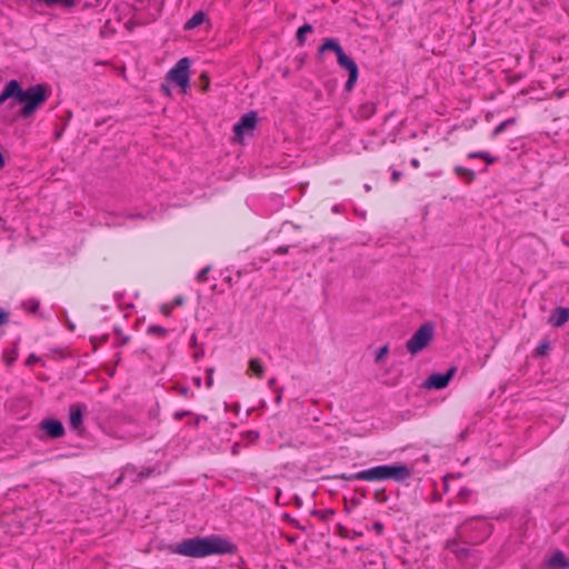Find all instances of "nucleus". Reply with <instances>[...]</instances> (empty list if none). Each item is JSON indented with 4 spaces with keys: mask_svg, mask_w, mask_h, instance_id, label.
Listing matches in <instances>:
<instances>
[{
    "mask_svg": "<svg viewBox=\"0 0 569 569\" xmlns=\"http://www.w3.org/2000/svg\"><path fill=\"white\" fill-rule=\"evenodd\" d=\"M50 90L46 84L31 86L23 89L19 81L10 80L0 92V107L9 99H14L21 103L20 116L28 119L47 101Z\"/></svg>",
    "mask_w": 569,
    "mask_h": 569,
    "instance_id": "1",
    "label": "nucleus"
},
{
    "mask_svg": "<svg viewBox=\"0 0 569 569\" xmlns=\"http://www.w3.org/2000/svg\"><path fill=\"white\" fill-rule=\"evenodd\" d=\"M234 545L218 535L184 539L173 547V552L183 557L204 558L213 555H231Z\"/></svg>",
    "mask_w": 569,
    "mask_h": 569,
    "instance_id": "2",
    "label": "nucleus"
},
{
    "mask_svg": "<svg viewBox=\"0 0 569 569\" xmlns=\"http://www.w3.org/2000/svg\"><path fill=\"white\" fill-rule=\"evenodd\" d=\"M456 532L463 543L477 545L485 541L491 535L492 526L481 517H473L460 523Z\"/></svg>",
    "mask_w": 569,
    "mask_h": 569,
    "instance_id": "3",
    "label": "nucleus"
},
{
    "mask_svg": "<svg viewBox=\"0 0 569 569\" xmlns=\"http://www.w3.org/2000/svg\"><path fill=\"white\" fill-rule=\"evenodd\" d=\"M329 50L333 51L336 53L338 64L341 68H345L349 72V78L346 82L345 88L347 91H351L355 87V83L357 82V79H358L359 71H358L357 63L355 62V60H352L345 53L342 47L340 46V43L337 39H333V38L326 39L323 41V43L318 49V56H321L325 51H329Z\"/></svg>",
    "mask_w": 569,
    "mask_h": 569,
    "instance_id": "4",
    "label": "nucleus"
},
{
    "mask_svg": "<svg viewBox=\"0 0 569 569\" xmlns=\"http://www.w3.org/2000/svg\"><path fill=\"white\" fill-rule=\"evenodd\" d=\"M435 326L430 322L423 323L407 341L406 348L412 356L423 350L433 339Z\"/></svg>",
    "mask_w": 569,
    "mask_h": 569,
    "instance_id": "5",
    "label": "nucleus"
},
{
    "mask_svg": "<svg viewBox=\"0 0 569 569\" xmlns=\"http://www.w3.org/2000/svg\"><path fill=\"white\" fill-rule=\"evenodd\" d=\"M189 59L182 58L180 59L177 64L168 72L167 79L183 90H186L189 87Z\"/></svg>",
    "mask_w": 569,
    "mask_h": 569,
    "instance_id": "6",
    "label": "nucleus"
},
{
    "mask_svg": "<svg viewBox=\"0 0 569 569\" xmlns=\"http://www.w3.org/2000/svg\"><path fill=\"white\" fill-rule=\"evenodd\" d=\"M257 123V116L254 112L244 113L240 120L233 126V141L242 142L246 132L252 131Z\"/></svg>",
    "mask_w": 569,
    "mask_h": 569,
    "instance_id": "7",
    "label": "nucleus"
},
{
    "mask_svg": "<svg viewBox=\"0 0 569 569\" xmlns=\"http://www.w3.org/2000/svg\"><path fill=\"white\" fill-rule=\"evenodd\" d=\"M456 373V368H450L446 373H432L428 377L427 380L423 382V388L430 390L436 389L440 390L448 386L449 381L452 379V377Z\"/></svg>",
    "mask_w": 569,
    "mask_h": 569,
    "instance_id": "8",
    "label": "nucleus"
},
{
    "mask_svg": "<svg viewBox=\"0 0 569 569\" xmlns=\"http://www.w3.org/2000/svg\"><path fill=\"white\" fill-rule=\"evenodd\" d=\"M347 480H360V481H385L383 480V467L376 466L366 470H361L350 476H342Z\"/></svg>",
    "mask_w": 569,
    "mask_h": 569,
    "instance_id": "9",
    "label": "nucleus"
},
{
    "mask_svg": "<svg viewBox=\"0 0 569 569\" xmlns=\"http://www.w3.org/2000/svg\"><path fill=\"white\" fill-rule=\"evenodd\" d=\"M383 480L403 481L411 476V470L406 465H382Z\"/></svg>",
    "mask_w": 569,
    "mask_h": 569,
    "instance_id": "10",
    "label": "nucleus"
},
{
    "mask_svg": "<svg viewBox=\"0 0 569 569\" xmlns=\"http://www.w3.org/2000/svg\"><path fill=\"white\" fill-rule=\"evenodd\" d=\"M40 427L52 439L61 438L64 435L63 425L57 419H44Z\"/></svg>",
    "mask_w": 569,
    "mask_h": 569,
    "instance_id": "11",
    "label": "nucleus"
},
{
    "mask_svg": "<svg viewBox=\"0 0 569 569\" xmlns=\"http://www.w3.org/2000/svg\"><path fill=\"white\" fill-rule=\"evenodd\" d=\"M84 405L76 403L69 408V425L72 429L78 430L82 426Z\"/></svg>",
    "mask_w": 569,
    "mask_h": 569,
    "instance_id": "12",
    "label": "nucleus"
},
{
    "mask_svg": "<svg viewBox=\"0 0 569 569\" xmlns=\"http://www.w3.org/2000/svg\"><path fill=\"white\" fill-rule=\"evenodd\" d=\"M569 320V309L565 307L556 308L549 317V323L553 327H561Z\"/></svg>",
    "mask_w": 569,
    "mask_h": 569,
    "instance_id": "13",
    "label": "nucleus"
},
{
    "mask_svg": "<svg viewBox=\"0 0 569 569\" xmlns=\"http://www.w3.org/2000/svg\"><path fill=\"white\" fill-rule=\"evenodd\" d=\"M447 549L455 553L459 560H465L469 555V548L462 546L457 539H451L447 541Z\"/></svg>",
    "mask_w": 569,
    "mask_h": 569,
    "instance_id": "14",
    "label": "nucleus"
},
{
    "mask_svg": "<svg viewBox=\"0 0 569 569\" xmlns=\"http://www.w3.org/2000/svg\"><path fill=\"white\" fill-rule=\"evenodd\" d=\"M548 567L551 569H566L569 567V562L561 551H557L549 558Z\"/></svg>",
    "mask_w": 569,
    "mask_h": 569,
    "instance_id": "15",
    "label": "nucleus"
},
{
    "mask_svg": "<svg viewBox=\"0 0 569 569\" xmlns=\"http://www.w3.org/2000/svg\"><path fill=\"white\" fill-rule=\"evenodd\" d=\"M252 373L257 378L261 379L264 375V367L261 362L260 359L258 358H252L249 360V368H248V372L247 373Z\"/></svg>",
    "mask_w": 569,
    "mask_h": 569,
    "instance_id": "16",
    "label": "nucleus"
},
{
    "mask_svg": "<svg viewBox=\"0 0 569 569\" xmlns=\"http://www.w3.org/2000/svg\"><path fill=\"white\" fill-rule=\"evenodd\" d=\"M204 13L202 11L196 12L184 24L186 30H192L204 21Z\"/></svg>",
    "mask_w": 569,
    "mask_h": 569,
    "instance_id": "17",
    "label": "nucleus"
},
{
    "mask_svg": "<svg viewBox=\"0 0 569 569\" xmlns=\"http://www.w3.org/2000/svg\"><path fill=\"white\" fill-rule=\"evenodd\" d=\"M313 31V28L311 24H303L301 26L297 31V41L300 46H302L306 41V34L311 33Z\"/></svg>",
    "mask_w": 569,
    "mask_h": 569,
    "instance_id": "18",
    "label": "nucleus"
},
{
    "mask_svg": "<svg viewBox=\"0 0 569 569\" xmlns=\"http://www.w3.org/2000/svg\"><path fill=\"white\" fill-rule=\"evenodd\" d=\"M41 1L49 7L61 6L64 8H72L77 2V0H41Z\"/></svg>",
    "mask_w": 569,
    "mask_h": 569,
    "instance_id": "19",
    "label": "nucleus"
},
{
    "mask_svg": "<svg viewBox=\"0 0 569 569\" xmlns=\"http://www.w3.org/2000/svg\"><path fill=\"white\" fill-rule=\"evenodd\" d=\"M472 490L467 488V487H463L459 490V492L457 493V500L461 503H467L470 501L471 497H472Z\"/></svg>",
    "mask_w": 569,
    "mask_h": 569,
    "instance_id": "20",
    "label": "nucleus"
},
{
    "mask_svg": "<svg viewBox=\"0 0 569 569\" xmlns=\"http://www.w3.org/2000/svg\"><path fill=\"white\" fill-rule=\"evenodd\" d=\"M515 122H516L515 118H510V119H507V120L502 121L500 124H498L495 128V130L492 132V136L493 137L499 136L500 133H502L508 128V126L513 124Z\"/></svg>",
    "mask_w": 569,
    "mask_h": 569,
    "instance_id": "21",
    "label": "nucleus"
},
{
    "mask_svg": "<svg viewBox=\"0 0 569 569\" xmlns=\"http://www.w3.org/2000/svg\"><path fill=\"white\" fill-rule=\"evenodd\" d=\"M456 172H457L460 177H462V178L467 179L468 181H471V180H473V179H475V172H473L472 170H470V169L462 168V167H457V168H456Z\"/></svg>",
    "mask_w": 569,
    "mask_h": 569,
    "instance_id": "22",
    "label": "nucleus"
},
{
    "mask_svg": "<svg viewBox=\"0 0 569 569\" xmlns=\"http://www.w3.org/2000/svg\"><path fill=\"white\" fill-rule=\"evenodd\" d=\"M389 352V347L388 345H385L382 347H380L379 349L376 350V355H375V361L377 363H379L383 357H386Z\"/></svg>",
    "mask_w": 569,
    "mask_h": 569,
    "instance_id": "23",
    "label": "nucleus"
},
{
    "mask_svg": "<svg viewBox=\"0 0 569 569\" xmlns=\"http://www.w3.org/2000/svg\"><path fill=\"white\" fill-rule=\"evenodd\" d=\"M148 331L150 333H154L157 335L158 337H164L167 335V329L162 328V327H159V326H151L149 327Z\"/></svg>",
    "mask_w": 569,
    "mask_h": 569,
    "instance_id": "24",
    "label": "nucleus"
},
{
    "mask_svg": "<svg viewBox=\"0 0 569 569\" xmlns=\"http://www.w3.org/2000/svg\"><path fill=\"white\" fill-rule=\"evenodd\" d=\"M469 158H481L483 160H486L488 163H491L492 162V159L490 158L489 153L488 152H472L469 154Z\"/></svg>",
    "mask_w": 569,
    "mask_h": 569,
    "instance_id": "25",
    "label": "nucleus"
},
{
    "mask_svg": "<svg viewBox=\"0 0 569 569\" xmlns=\"http://www.w3.org/2000/svg\"><path fill=\"white\" fill-rule=\"evenodd\" d=\"M549 350V342L545 341V342H541L537 349H536V355L537 356H543L547 353V351Z\"/></svg>",
    "mask_w": 569,
    "mask_h": 569,
    "instance_id": "26",
    "label": "nucleus"
},
{
    "mask_svg": "<svg viewBox=\"0 0 569 569\" xmlns=\"http://www.w3.org/2000/svg\"><path fill=\"white\" fill-rule=\"evenodd\" d=\"M3 359L7 362L8 366L12 365L17 359V353L14 351L10 353H4Z\"/></svg>",
    "mask_w": 569,
    "mask_h": 569,
    "instance_id": "27",
    "label": "nucleus"
},
{
    "mask_svg": "<svg viewBox=\"0 0 569 569\" xmlns=\"http://www.w3.org/2000/svg\"><path fill=\"white\" fill-rule=\"evenodd\" d=\"M209 270H210L209 267H206L202 270H200L199 273L197 274V279L199 281H206L207 280V274H208Z\"/></svg>",
    "mask_w": 569,
    "mask_h": 569,
    "instance_id": "28",
    "label": "nucleus"
},
{
    "mask_svg": "<svg viewBox=\"0 0 569 569\" xmlns=\"http://www.w3.org/2000/svg\"><path fill=\"white\" fill-rule=\"evenodd\" d=\"M208 372V377H207V381H206V385H207V388H211L212 383H213V378H212V373H213V368H209L207 370Z\"/></svg>",
    "mask_w": 569,
    "mask_h": 569,
    "instance_id": "29",
    "label": "nucleus"
},
{
    "mask_svg": "<svg viewBox=\"0 0 569 569\" xmlns=\"http://www.w3.org/2000/svg\"><path fill=\"white\" fill-rule=\"evenodd\" d=\"M8 322V313L0 309V327L4 326Z\"/></svg>",
    "mask_w": 569,
    "mask_h": 569,
    "instance_id": "30",
    "label": "nucleus"
},
{
    "mask_svg": "<svg viewBox=\"0 0 569 569\" xmlns=\"http://www.w3.org/2000/svg\"><path fill=\"white\" fill-rule=\"evenodd\" d=\"M372 528L378 535L383 532V525L380 521L375 522Z\"/></svg>",
    "mask_w": 569,
    "mask_h": 569,
    "instance_id": "31",
    "label": "nucleus"
},
{
    "mask_svg": "<svg viewBox=\"0 0 569 569\" xmlns=\"http://www.w3.org/2000/svg\"><path fill=\"white\" fill-rule=\"evenodd\" d=\"M39 360V358L34 355H30L27 360H26V365L27 366H31L33 363H36L37 361Z\"/></svg>",
    "mask_w": 569,
    "mask_h": 569,
    "instance_id": "32",
    "label": "nucleus"
},
{
    "mask_svg": "<svg viewBox=\"0 0 569 569\" xmlns=\"http://www.w3.org/2000/svg\"><path fill=\"white\" fill-rule=\"evenodd\" d=\"M189 415V411H177L174 413V419L181 420L184 416Z\"/></svg>",
    "mask_w": 569,
    "mask_h": 569,
    "instance_id": "33",
    "label": "nucleus"
},
{
    "mask_svg": "<svg viewBox=\"0 0 569 569\" xmlns=\"http://www.w3.org/2000/svg\"><path fill=\"white\" fill-rule=\"evenodd\" d=\"M400 177H401V172L395 170L392 172V177H391L392 182H397L400 179Z\"/></svg>",
    "mask_w": 569,
    "mask_h": 569,
    "instance_id": "34",
    "label": "nucleus"
},
{
    "mask_svg": "<svg viewBox=\"0 0 569 569\" xmlns=\"http://www.w3.org/2000/svg\"><path fill=\"white\" fill-rule=\"evenodd\" d=\"M179 392L181 396L187 397L189 395V388L181 387V388H179Z\"/></svg>",
    "mask_w": 569,
    "mask_h": 569,
    "instance_id": "35",
    "label": "nucleus"
},
{
    "mask_svg": "<svg viewBox=\"0 0 569 569\" xmlns=\"http://www.w3.org/2000/svg\"><path fill=\"white\" fill-rule=\"evenodd\" d=\"M193 382H194V385H196L198 388H199V387H201V378H200V377H194V378H193Z\"/></svg>",
    "mask_w": 569,
    "mask_h": 569,
    "instance_id": "36",
    "label": "nucleus"
},
{
    "mask_svg": "<svg viewBox=\"0 0 569 569\" xmlns=\"http://www.w3.org/2000/svg\"><path fill=\"white\" fill-rule=\"evenodd\" d=\"M411 166H412L413 168H419V166H420L419 160H418V159H412V160H411Z\"/></svg>",
    "mask_w": 569,
    "mask_h": 569,
    "instance_id": "37",
    "label": "nucleus"
},
{
    "mask_svg": "<svg viewBox=\"0 0 569 569\" xmlns=\"http://www.w3.org/2000/svg\"><path fill=\"white\" fill-rule=\"evenodd\" d=\"M4 166H6V161H4L2 153L0 152V169H2Z\"/></svg>",
    "mask_w": 569,
    "mask_h": 569,
    "instance_id": "38",
    "label": "nucleus"
},
{
    "mask_svg": "<svg viewBox=\"0 0 569 569\" xmlns=\"http://www.w3.org/2000/svg\"><path fill=\"white\" fill-rule=\"evenodd\" d=\"M162 312L166 315V316H169L170 315V308L168 306H163L162 307Z\"/></svg>",
    "mask_w": 569,
    "mask_h": 569,
    "instance_id": "39",
    "label": "nucleus"
},
{
    "mask_svg": "<svg viewBox=\"0 0 569 569\" xmlns=\"http://www.w3.org/2000/svg\"><path fill=\"white\" fill-rule=\"evenodd\" d=\"M277 251L280 252V253H286V252H288V249L283 248V247H280V248H278Z\"/></svg>",
    "mask_w": 569,
    "mask_h": 569,
    "instance_id": "40",
    "label": "nucleus"
},
{
    "mask_svg": "<svg viewBox=\"0 0 569 569\" xmlns=\"http://www.w3.org/2000/svg\"><path fill=\"white\" fill-rule=\"evenodd\" d=\"M268 383L269 387H273V385L276 383V378H271Z\"/></svg>",
    "mask_w": 569,
    "mask_h": 569,
    "instance_id": "41",
    "label": "nucleus"
},
{
    "mask_svg": "<svg viewBox=\"0 0 569 569\" xmlns=\"http://www.w3.org/2000/svg\"><path fill=\"white\" fill-rule=\"evenodd\" d=\"M174 302H176V305H181V303H182V299H181V298H177V299L174 300Z\"/></svg>",
    "mask_w": 569,
    "mask_h": 569,
    "instance_id": "42",
    "label": "nucleus"
},
{
    "mask_svg": "<svg viewBox=\"0 0 569 569\" xmlns=\"http://www.w3.org/2000/svg\"><path fill=\"white\" fill-rule=\"evenodd\" d=\"M199 422H200V418H197L196 421H194V426H199Z\"/></svg>",
    "mask_w": 569,
    "mask_h": 569,
    "instance_id": "43",
    "label": "nucleus"
},
{
    "mask_svg": "<svg viewBox=\"0 0 569 569\" xmlns=\"http://www.w3.org/2000/svg\"><path fill=\"white\" fill-rule=\"evenodd\" d=\"M365 188L367 191H369L371 189V187L369 184H366Z\"/></svg>",
    "mask_w": 569,
    "mask_h": 569,
    "instance_id": "44",
    "label": "nucleus"
}]
</instances>
